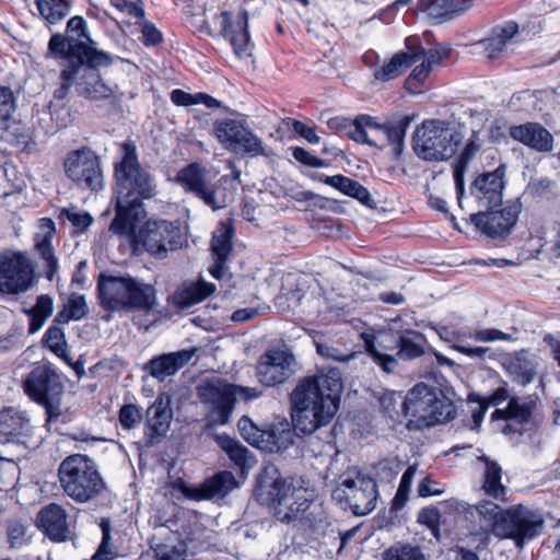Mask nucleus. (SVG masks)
Segmentation results:
<instances>
[{
	"label": "nucleus",
	"instance_id": "1",
	"mask_svg": "<svg viewBox=\"0 0 560 560\" xmlns=\"http://www.w3.org/2000/svg\"><path fill=\"white\" fill-rule=\"evenodd\" d=\"M341 389L340 374L332 369L299 380L290 395L296 431L311 434L327 425L338 411Z\"/></svg>",
	"mask_w": 560,
	"mask_h": 560
},
{
	"label": "nucleus",
	"instance_id": "2",
	"mask_svg": "<svg viewBox=\"0 0 560 560\" xmlns=\"http://www.w3.org/2000/svg\"><path fill=\"white\" fill-rule=\"evenodd\" d=\"M122 150V160L116 166V217L109 228L114 233H125L140 221L145 214L142 200L155 195V184L140 166L136 148L125 143Z\"/></svg>",
	"mask_w": 560,
	"mask_h": 560
},
{
	"label": "nucleus",
	"instance_id": "3",
	"mask_svg": "<svg viewBox=\"0 0 560 560\" xmlns=\"http://www.w3.org/2000/svg\"><path fill=\"white\" fill-rule=\"evenodd\" d=\"M472 508L495 537L512 539L517 548H523L542 533L544 518L540 513L522 504L501 510L497 503L482 500Z\"/></svg>",
	"mask_w": 560,
	"mask_h": 560
},
{
	"label": "nucleus",
	"instance_id": "4",
	"mask_svg": "<svg viewBox=\"0 0 560 560\" xmlns=\"http://www.w3.org/2000/svg\"><path fill=\"white\" fill-rule=\"evenodd\" d=\"M98 291L103 304L110 310H151L156 293L153 285L131 277L101 276Z\"/></svg>",
	"mask_w": 560,
	"mask_h": 560
},
{
	"label": "nucleus",
	"instance_id": "5",
	"mask_svg": "<svg viewBox=\"0 0 560 560\" xmlns=\"http://www.w3.org/2000/svg\"><path fill=\"white\" fill-rule=\"evenodd\" d=\"M401 406L405 415L410 417L409 422L417 428L446 421L453 409L440 390L423 383L412 387Z\"/></svg>",
	"mask_w": 560,
	"mask_h": 560
},
{
	"label": "nucleus",
	"instance_id": "6",
	"mask_svg": "<svg viewBox=\"0 0 560 560\" xmlns=\"http://www.w3.org/2000/svg\"><path fill=\"white\" fill-rule=\"evenodd\" d=\"M136 223L124 234H129L136 248L142 247L151 256L162 259L168 252L177 250L182 247L184 238L178 221L150 220L145 222L138 231Z\"/></svg>",
	"mask_w": 560,
	"mask_h": 560
},
{
	"label": "nucleus",
	"instance_id": "7",
	"mask_svg": "<svg viewBox=\"0 0 560 560\" xmlns=\"http://www.w3.org/2000/svg\"><path fill=\"white\" fill-rule=\"evenodd\" d=\"M377 490L375 481L355 470L349 469L341 475L340 481L332 491V499L350 509L355 515H366L376 506Z\"/></svg>",
	"mask_w": 560,
	"mask_h": 560
},
{
	"label": "nucleus",
	"instance_id": "8",
	"mask_svg": "<svg viewBox=\"0 0 560 560\" xmlns=\"http://www.w3.org/2000/svg\"><path fill=\"white\" fill-rule=\"evenodd\" d=\"M413 150L423 160L443 161L456 152L457 135L441 120L424 121L415 131Z\"/></svg>",
	"mask_w": 560,
	"mask_h": 560
},
{
	"label": "nucleus",
	"instance_id": "9",
	"mask_svg": "<svg viewBox=\"0 0 560 560\" xmlns=\"http://www.w3.org/2000/svg\"><path fill=\"white\" fill-rule=\"evenodd\" d=\"M23 388L32 400L45 407L48 422L60 416L59 402L63 386L51 365H35L23 381Z\"/></svg>",
	"mask_w": 560,
	"mask_h": 560
},
{
	"label": "nucleus",
	"instance_id": "10",
	"mask_svg": "<svg viewBox=\"0 0 560 560\" xmlns=\"http://www.w3.org/2000/svg\"><path fill=\"white\" fill-rule=\"evenodd\" d=\"M412 120L413 116L407 115L382 125L369 115H359L358 126L354 128V141L380 148L390 144L395 156H399L402 152L406 131Z\"/></svg>",
	"mask_w": 560,
	"mask_h": 560
},
{
	"label": "nucleus",
	"instance_id": "11",
	"mask_svg": "<svg viewBox=\"0 0 560 560\" xmlns=\"http://www.w3.org/2000/svg\"><path fill=\"white\" fill-rule=\"evenodd\" d=\"M176 182L187 191L201 199L213 210L224 208L232 200V194L225 191L224 185L230 182L221 177L215 185L208 180V172L201 165L191 163L176 175Z\"/></svg>",
	"mask_w": 560,
	"mask_h": 560
},
{
	"label": "nucleus",
	"instance_id": "12",
	"mask_svg": "<svg viewBox=\"0 0 560 560\" xmlns=\"http://www.w3.org/2000/svg\"><path fill=\"white\" fill-rule=\"evenodd\" d=\"M212 135L229 151L253 156L268 155L262 140L254 133L245 119H218L213 122Z\"/></svg>",
	"mask_w": 560,
	"mask_h": 560
},
{
	"label": "nucleus",
	"instance_id": "13",
	"mask_svg": "<svg viewBox=\"0 0 560 560\" xmlns=\"http://www.w3.org/2000/svg\"><path fill=\"white\" fill-rule=\"evenodd\" d=\"M398 348L397 357L401 360H412L423 354V337L419 332L408 331L399 336L396 345L389 347L375 339H365V349L373 362L384 372L392 373L398 365L395 355L388 350Z\"/></svg>",
	"mask_w": 560,
	"mask_h": 560
},
{
	"label": "nucleus",
	"instance_id": "14",
	"mask_svg": "<svg viewBox=\"0 0 560 560\" xmlns=\"http://www.w3.org/2000/svg\"><path fill=\"white\" fill-rule=\"evenodd\" d=\"M35 282V266L22 252L0 254V292L19 294L27 291Z\"/></svg>",
	"mask_w": 560,
	"mask_h": 560
},
{
	"label": "nucleus",
	"instance_id": "15",
	"mask_svg": "<svg viewBox=\"0 0 560 560\" xmlns=\"http://www.w3.org/2000/svg\"><path fill=\"white\" fill-rule=\"evenodd\" d=\"M296 371V359L287 347L269 348L259 357L256 365L258 382L268 387L285 383Z\"/></svg>",
	"mask_w": 560,
	"mask_h": 560
},
{
	"label": "nucleus",
	"instance_id": "16",
	"mask_svg": "<svg viewBox=\"0 0 560 560\" xmlns=\"http://www.w3.org/2000/svg\"><path fill=\"white\" fill-rule=\"evenodd\" d=\"M72 33L79 37L77 44H72V70L74 67H85L90 70L116 66L115 61L124 62L122 59L114 58L108 52L97 48L96 43L90 37L88 23L82 16H72Z\"/></svg>",
	"mask_w": 560,
	"mask_h": 560
},
{
	"label": "nucleus",
	"instance_id": "17",
	"mask_svg": "<svg viewBox=\"0 0 560 560\" xmlns=\"http://www.w3.org/2000/svg\"><path fill=\"white\" fill-rule=\"evenodd\" d=\"M260 395L256 388L242 387L234 384L209 385L203 388L201 396L213 404L209 413L211 424H225L234 408L237 398L244 400L256 398Z\"/></svg>",
	"mask_w": 560,
	"mask_h": 560
},
{
	"label": "nucleus",
	"instance_id": "18",
	"mask_svg": "<svg viewBox=\"0 0 560 560\" xmlns=\"http://www.w3.org/2000/svg\"><path fill=\"white\" fill-rule=\"evenodd\" d=\"M104 487L93 460L86 455L72 454V499L88 502L100 494Z\"/></svg>",
	"mask_w": 560,
	"mask_h": 560
},
{
	"label": "nucleus",
	"instance_id": "19",
	"mask_svg": "<svg viewBox=\"0 0 560 560\" xmlns=\"http://www.w3.org/2000/svg\"><path fill=\"white\" fill-rule=\"evenodd\" d=\"M504 170L498 167L493 172L479 175L470 187L469 208L491 210L502 202L504 188Z\"/></svg>",
	"mask_w": 560,
	"mask_h": 560
},
{
	"label": "nucleus",
	"instance_id": "20",
	"mask_svg": "<svg viewBox=\"0 0 560 560\" xmlns=\"http://www.w3.org/2000/svg\"><path fill=\"white\" fill-rule=\"evenodd\" d=\"M72 182L82 189L97 191L103 188V173L96 154L86 148L72 153Z\"/></svg>",
	"mask_w": 560,
	"mask_h": 560
},
{
	"label": "nucleus",
	"instance_id": "21",
	"mask_svg": "<svg viewBox=\"0 0 560 560\" xmlns=\"http://www.w3.org/2000/svg\"><path fill=\"white\" fill-rule=\"evenodd\" d=\"M518 213V206L506 205L499 211L491 209L471 213L470 221L488 236L497 237L511 231L517 221Z\"/></svg>",
	"mask_w": 560,
	"mask_h": 560
},
{
	"label": "nucleus",
	"instance_id": "22",
	"mask_svg": "<svg viewBox=\"0 0 560 560\" xmlns=\"http://www.w3.org/2000/svg\"><path fill=\"white\" fill-rule=\"evenodd\" d=\"M215 21L220 24L221 35L229 39L235 55L238 58L250 57L247 13L241 12L232 19L228 11H223L215 16Z\"/></svg>",
	"mask_w": 560,
	"mask_h": 560
},
{
	"label": "nucleus",
	"instance_id": "23",
	"mask_svg": "<svg viewBox=\"0 0 560 560\" xmlns=\"http://www.w3.org/2000/svg\"><path fill=\"white\" fill-rule=\"evenodd\" d=\"M311 498L303 487H293L291 483L272 506L276 516L281 522L296 520L310 508Z\"/></svg>",
	"mask_w": 560,
	"mask_h": 560
},
{
	"label": "nucleus",
	"instance_id": "24",
	"mask_svg": "<svg viewBox=\"0 0 560 560\" xmlns=\"http://www.w3.org/2000/svg\"><path fill=\"white\" fill-rule=\"evenodd\" d=\"M289 485L275 465H266L257 477L256 499L272 509Z\"/></svg>",
	"mask_w": 560,
	"mask_h": 560
},
{
	"label": "nucleus",
	"instance_id": "25",
	"mask_svg": "<svg viewBox=\"0 0 560 560\" xmlns=\"http://www.w3.org/2000/svg\"><path fill=\"white\" fill-rule=\"evenodd\" d=\"M67 517L65 509L51 503L38 512L36 526L52 541H66L69 533Z\"/></svg>",
	"mask_w": 560,
	"mask_h": 560
},
{
	"label": "nucleus",
	"instance_id": "26",
	"mask_svg": "<svg viewBox=\"0 0 560 560\" xmlns=\"http://www.w3.org/2000/svg\"><path fill=\"white\" fill-rule=\"evenodd\" d=\"M195 349H186L177 352L165 353L151 359L144 366L147 371L159 381L176 374L195 355Z\"/></svg>",
	"mask_w": 560,
	"mask_h": 560
},
{
	"label": "nucleus",
	"instance_id": "27",
	"mask_svg": "<svg viewBox=\"0 0 560 560\" xmlns=\"http://www.w3.org/2000/svg\"><path fill=\"white\" fill-rule=\"evenodd\" d=\"M472 4L474 0H419L417 8L435 23H442L463 14Z\"/></svg>",
	"mask_w": 560,
	"mask_h": 560
},
{
	"label": "nucleus",
	"instance_id": "28",
	"mask_svg": "<svg viewBox=\"0 0 560 560\" xmlns=\"http://www.w3.org/2000/svg\"><path fill=\"white\" fill-rule=\"evenodd\" d=\"M517 33L518 25L515 22L495 27L490 37L474 44V51L485 54L488 59H494L509 47Z\"/></svg>",
	"mask_w": 560,
	"mask_h": 560
},
{
	"label": "nucleus",
	"instance_id": "29",
	"mask_svg": "<svg viewBox=\"0 0 560 560\" xmlns=\"http://www.w3.org/2000/svg\"><path fill=\"white\" fill-rule=\"evenodd\" d=\"M28 429V419L25 412L15 408L0 410V443L20 444Z\"/></svg>",
	"mask_w": 560,
	"mask_h": 560
},
{
	"label": "nucleus",
	"instance_id": "30",
	"mask_svg": "<svg viewBox=\"0 0 560 560\" xmlns=\"http://www.w3.org/2000/svg\"><path fill=\"white\" fill-rule=\"evenodd\" d=\"M510 136L521 143L539 152H548L552 149V136L542 126L536 122H527L513 126Z\"/></svg>",
	"mask_w": 560,
	"mask_h": 560
},
{
	"label": "nucleus",
	"instance_id": "31",
	"mask_svg": "<svg viewBox=\"0 0 560 560\" xmlns=\"http://www.w3.org/2000/svg\"><path fill=\"white\" fill-rule=\"evenodd\" d=\"M40 233L35 236V248L40 258L46 262V278L52 280L58 270V261L51 247V237L55 234V222L50 218L39 220Z\"/></svg>",
	"mask_w": 560,
	"mask_h": 560
},
{
	"label": "nucleus",
	"instance_id": "32",
	"mask_svg": "<svg viewBox=\"0 0 560 560\" xmlns=\"http://www.w3.org/2000/svg\"><path fill=\"white\" fill-rule=\"evenodd\" d=\"M232 230L222 225L213 233L211 242V252L213 265L209 268V272L215 278L221 279L224 273V264L229 258L232 249Z\"/></svg>",
	"mask_w": 560,
	"mask_h": 560
},
{
	"label": "nucleus",
	"instance_id": "33",
	"mask_svg": "<svg viewBox=\"0 0 560 560\" xmlns=\"http://www.w3.org/2000/svg\"><path fill=\"white\" fill-rule=\"evenodd\" d=\"M534 408L533 402L521 401L518 398H512L505 409H495L491 418L493 420L504 419L508 420L502 428V432L508 434L511 431L521 432V429H516L514 424H522L529 420Z\"/></svg>",
	"mask_w": 560,
	"mask_h": 560
},
{
	"label": "nucleus",
	"instance_id": "34",
	"mask_svg": "<svg viewBox=\"0 0 560 560\" xmlns=\"http://www.w3.org/2000/svg\"><path fill=\"white\" fill-rule=\"evenodd\" d=\"M173 418L171 399L160 395L147 410V424L153 435L163 436L170 429Z\"/></svg>",
	"mask_w": 560,
	"mask_h": 560
},
{
	"label": "nucleus",
	"instance_id": "35",
	"mask_svg": "<svg viewBox=\"0 0 560 560\" xmlns=\"http://www.w3.org/2000/svg\"><path fill=\"white\" fill-rule=\"evenodd\" d=\"M295 428H291L289 422H280L270 430H266L264 442L260 450L269 453L283 452L294 444Z\"/></svg>",
	"mask_w": 560,
	"mask_h": 560
},
{
	"label": "nucleus",
	"instance_id": "36",
	"mask_svg": "<svg viewBox=\"0 0 560 560\" xmlns=\"http://www.w3.org/2000/svg\"><path fill=\"white\" fill-rule=\"evenodd\" d=\"M214 291V284L200 280L174 292L172 300L178 308H188L208 298Z\"/></svg>",
	"mask_w": 560,
	"mask_h": 560
},
{
	"label": "nucleus",
	"instance_id": "37",
	"mask_svg": "<svg viewBox=\"0 0 560 560\" xmlns=\"http://www.w3.org/2000/svg\"><path fill=\"white\" fill-rule=\"evenodd\" d=\"M421 57L420 70H431L451 67L457 59V54L450 44L438 43L428 50L422 47Z\"/></svg>",
	"mask_w": 560,
	"mask_h": 560
},
{
	"label": "nucleus",
	"instance_id": "38",
	"mask_svg": "<svg viewBox=\"0 0 560 560\" xmlns=\"http://www.w3.org/2000/svg\"><path fill=\"white\" fill-rule=\"evenodd\" d=\"M405 50L396 52L389 62L382 70H398L413 67L417 62H422V45L419 37L409 36L405 40Z\"/></svg>",
	"mask_w": 560,
	"mask_h": 560
},
{
	"label": "nucleus",
	"instance_id": "39",
	"mask_svg": "<svg viewBox=\"0 0 560 560\" xmlns=\"http://www.w3.org/2000/svg\"><path fill=\"white\" fill-rule=\"evenodd\" d=\"M238 487L234 475L230 471H220L207 479L200 487L201 498H223Z\"/></svg>",
	"mask_w": 560,
	"mask_h": 560
},
{
	"label": "nucleus",
	"instance_id": "40",
	"mask_svg": "<svg viewBox=\"0 0 560 560\" xmlns=\"http://www.w3.org/2000/svg\"><path fill=\"white\" fill-rule=\"evenodd\" d=\"M324 183L340 190L345 195L357 198L365 206L374 207V200L368 189L349 177L342 175L326 176Z\"/></svg>",
	"mask_w": 560,
	"mask_h": 560
},
{
	"label": "nucleus",
	"instance_id": "41",
	"mask_svg": "<svg viewBox=\"0 0 560 560\" xmlns=\"http://www.w3.org/2000/svg\"><path fill=\"white\" fill-rule=\"evenodd\" d=\"M215 441L237 467L245 469L250 466L252 457L248 455V450L238 441L229 435H218Z\"/></svg>",
	"mask_w": 560,
	"mask_h": 560
},
{
	"label": "nucleus",
	"instance_id": "42",
	"mask_svg": "<svg viewBox=\"0 0 560 560\" xmlns=\"http://www.w3.org/2000/svg\"><path fill=\"white\" fill-rule=\"evenodd\" d=\"M482 489L486 494L499 500H504L506 488L501 482V467L487 458Z\"/></svg>",
	"mask_w": 560,
	"mask_h": 560
},
{
	"label": "nucleus",
	"instance_id": "43",
	"mask_svg": "<svg viewBox=\"0 0 560 560\" xmlns=\"http://www.w3.org/2000/svg\"><path fill=\"white\" fill-rule=\"evenodd\" d=\"M171 101L177 106H191L198 104H203L208 108H218L221 106L220 101L206 93L200 92L190 94L179 89L172 91Z\"/></svg>",
	"mask_w": 560,
	"mask_h": 560
},
{
	"label": "nucleus",
	"instance_id": "44",
	"mask_svg": "<svg viewBox=\"0 0 560 560\" xmlns=\"http://www.w3.org/2000/svg\"><path fill=\"white\" fill-rule=\"evenodd\" d=\"M43 341L50 351L70 365V357L67 353V340L63 329L56 325L50 326L45 332Z\"/></svg>",
	"mask_w": 560,
	"mask_h": 560
},
{
	"label": "nucleus",
	"instance_id": "45",
	"mask_svg": "<svg viewBox=\"0 0 560 560\" xmlns=\"http://www.w3.org/2000/svg\"><path fill=\"white\" fill-rule=\"evenodd\" d=\"M27 522L22 518H9L5 523V533L10 548H21L30 540Z\"/></svg>",
	"mask_w": 560,
	"mask_h": 560
},
{
	"label": "nucleus",
	"instance_id": "46",
	"mask_svg": "<svg viewBox=\"0 0 560 560\" xmlns=\"http://www.w3.org/2000/svg\"><path fill=\"white\" fill-rule=\"evenodd\" d=\"M36 5L40 15L50 24L59 22L68 12L66 0H36Z\"/></svg>",
	"mask_w": 560,
	"mask_h": 560
},
{
	"label": "nucleus",
	"instance_id": "47",
	"mask_svg": "<svg viewBox=\"0 0 560 560\" xmlns=\"http://www.w3.org/2000/svg\"><path fill=\"white\" fill-rule=\"evenodd\" d=\"M48 56L57 61H69L70 39L63 34H54L48 43Z\"/></svg>",
	"mask_w": 560,
	"mask_h": 560
},
{
	"label": "nucleus",
	"instance_id": "48",
	"mask_svg": "<svg viewBox=\"0 0 560 560\" xmlns=\"http://www.w3.org/2000/svg\"><path fill=\"white\" fill-rule=\"evenodd\" d=\"M383 560H425V557L419 547L404 545L388 548Z\"/></svg>",
	"mask_w": 560,
	"mask_h": 560
},
{
	"label": "nucleus",
	"instance_id": "49",
	"mask_svg": "<svg viewBox=\"0 0 560 560\" xmlns=\"http://www.w3.org/2000/svg\"><path fill=\"white\" fill-rule=\"evenodd\" d=\"M242 436L252 445L260 450L266 430L257 428L248 417H242L238 421Z\"/></svg>",
	"mask_w": 560,
	"mask_h": 560
},
{
	"label": "nucleus",
	"instance_id": "50",
	"mask_svg": "<svg viewBox=\"0 0 560 560\" xmlns=\"http://www.w3.org/2000/svg\"><path fill=\"white\" fill-rule=\"evenodd\" d=\"M83 92L92 98H105L113 93L112 89L102 82L97 72H90L89 82L83 88Z\"/></svg>",
	"mask_w": 560,
	"mask_h": 560
},
{
	"label": "nucleus",
	"instance_id": "51",
	"mask_svg": "<svg viewBox=\"0 0 560 560\" xmlns=\"http://www.w3.org/2000/svg\"><path fill=\"white\" fill-rule=\"evenodd\" d=\"M142 419V412L136 405H124L119 410V422L124 429H133Z\"/></svg>",
	"mask_w": 560,
	"mask_h": 560
},
{
	"label": "nucleus",
	"instance_id": "52",
	"mask_svg": "<svg viewBox=\"0 0 560 560\" xmlns=\"http://www.w3.org/2000/svg\"><path fill=\"white\" fill-rule=\"evenodd\" d=\"M16 101L12 90L0 85V118L8 120L15 112Z\"/></svg>",
	"mask_w": 560,
	"mask_h": 560
},
{
	"label": "nucleus",
	"instance_id": "53",
	"mask_svg": "<svg viewBox=\"0 0 560 560\" xmlns=\"http://www.w3.org/2000/svg\"><path fill=\"white\" fill-rule=\"evenodd\" d=\"M327 126L335 132L345 131L346 135L354 141V128L358 126V117L353 120L346 117H334L327 121Z\"/></svg>",
	"mask_w": 560,
	"mask_h": 560
},
{
	"label": "nucleus",
	"instance_id": "54",
	"mask_svg": "<svg viewBox=\"0 0 560 560\" xmlns=\"http://www.w3.org/2000/svg\"><path fill=\"white\" fill-rule=\"evenodd\" d=\"M511 373L515 381L525 386L530 383L535 375V370L529 362L517 361L511 365Z\"/></svg>",
	"mask_w": 560,
	"mask_h": 560
},
{
	"label": "nucleus",
	"instance_id": "55",
	"mask_svg": "<svg viewBox=\"0 0 560 560\" xmlns=\"http://www.w3.org/2000/svg\"><path fill=\"white\" fill-rule=\"evenodd\" d=\"M416 472H417V465L409 466L407 468V470L404 472L401 480H400V485L398 487V490H397V493L395 497V502L400 501L404 503L407 500L408 492L411 488Z\"/></svg>",
	"mask_w": 560,
	"mask_h": 560
},
{
	"label": "nucleus",
	"instance_id": "56",
	"mask_svg": "<svg viewBox=\"0 0 560 560\" xmlns=\"http://www.w3.org/2000/svg\"><path fill=\"white\" fill-rule=\"evenodd\" d=\"M429 72H410L405 80V88L412 94L422 93L427 89Z\"/></svg>",
	"mask_w": 560,
	"mask_h": 560
},
{
	"label": "nucleus",
	"instance_id": "57",
	"mask_svg": "<svg viewBox=\"0 0 560 560\" xmlns=\"http://www.w3.org/2000/svg\"><path fill=\"white\" fill-rule=\"evenodd\" d=\"M441 506L445 512L448 513H462L466 518L474 517V508L472 504H469L464 501H459L455 498L445 500L441 502Z\"/></svg>",
	"mask_w": 560,
	"mask_h": 560
},
{
	"label": "nucleus",
	"instance_id": "58",
	"mask_svg": "<svg viewBox=\"0 0 560 560\" xmlns=\"http://www.w3.org/2000/svg\"><path fill=\"white\" fill-rule=\"evenodd\" d=\"M471 337L476 341L480 342H492L495 340L510 341L512 339L511 335L505 334L495 328H485L476 330L474 335H471Z\"/></svg>",
	"mask_w": 560,
	"mask_h": 560
},
{
	"label": "nucleus",
	"instance_id": "59",
	"mask_svg": "<svg viewBox=\"0 0 560 560\" xmlns=\"http://www.w3.org/2000/svg\"><path fill=\"white\" fill-rule=\"evenodd\" d=\"M316 349L318 354L323 358L332 359L335 361L346 362L354 357V353L345 354L339 349L325 343H316Z\"/></svg>",
	"mask_w": 560,
	"mask_h": 560
},
{
	"label": "nucleus",
	"instance_id": "60",
	"mask_svg": "<svg viewBox=\"0 0 560 560\" xmlns=\"http://www.w3.org/2000/svg\"><path fill=\"white\" fill-rule=\"evenodd\" d=\"M94 219L85 211L72 212V234L83 233L91 226Z\"/></svg>",
	"mask_w": 560,
	"mask_h": 560
},
{
	"label": "nucleus",
	"instance_id": "61",
	"mask_svg": "<svg viewBox=\"0 0 560 560\" xmlns=\"http://www.w3.org/2000/svg\"><path fill=\"white\" fill-rule=\"evenodd\" d=\"M441 512L436 508L423 509L419 514V522L430 527L433 532L436 530Z\"/></svg>",
	"mask_w": 560,
	"mask_h": 560
},
{
	"label": "nucleus",
	"instance_id": "62",
	"mask_svg": "<svg viewBox=\"0 0 560 560\" xmlns=\"http://www.w3.org/2000/svg\"><path fill=\"white\" fill-rule=\"evenodd\" d=\"M156 560H184V556L175 547L158 545L154 548Z\"/></svg>",
	"mask_w": 560,
	"mask_h": 560
},
{
	"label": "nucleus",
	"instance_id": "63",
	"mask_svg": "<svg viewBox=\"0 0 560 560\" xmlns=\"http://www.w3.org/2000/svg\"><path fill=\"white\" fill-rule=\"evenodd\" d=\"M293 156L296 161L308 166L320 167L324 165V162L320 159L312 155L310 152L302 148H295L293 150Z\"/></svg>",
	"mask_w": 560,
	"mask_h": 560
},
{
	"label": "nucleus",
	"instance_id": "64",
	"mask_svg": "<svg viewBox=\"0 0 560 560\" xmlns=\"http://www.w3.org/2000/svg\"><path fill=\"white\" fill-rule=\"evenodd\" d=\"M32 312L39 315L42 318H48L52 312V301L47 295H42L37 299L36 304L32 308Z\"/></svg>",
	"mask_w": 560,
	"mask_h": 560
}]
</instances>
